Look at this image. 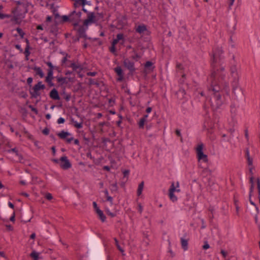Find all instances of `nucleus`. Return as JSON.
Segmentation results:
<instances>
[{"label": "nucleus", "instance_id": "obj_43", "mask_svg": "<svg viewBox=\"0 0 260 260\" xmlns=\"http://www.w3.org/2000/svg\"><path fill=\"white\" fill-rule=\"evenodd\" d=\"M64 122V119L62 117H59L58 119H57V123L58 124H61V123H63Z\"/></svg>", "mask_w": 260, "mask_h": 260}, {"label": "nucleus", "instance_id": "obj_26", "mask_svg": "<svg viewBox=\"0 0 260 260\" xmlns=\"http://www.w3.org/2000/svg\"><path fill=\"white\" fill-rule=\"evenodd\" d=\"M71 67L72 68V69L74 70H75L76 71H78V70H81L82 69L81 66L80 64H76L75 63H72Z\"/></svg>", "mask_w": 260, "mask_h": 260}, {"label": "nucleus", "instance_id": "obj_44", "mask_svg": "<svg viewBox=\"0 0 260 260\" xmlns=\"http://www.w3.org/2000/svg\"><path fill=\"white\" fill-rule=\"evenodd\" d=\"M107 200L108 202H110V204L112 205H113V198L111 196H108L107 197Z\"/></svg>", "mask_w": 260, "mask_h": 260}, {"label": "nucleus", "instance_id": "obj_40", "mask_svg": "<svg viewBox=\"0 0 260 260\" xmlns=\"http://www.w3.org/2000/svg\"><path fill=\"white\" fill-rule=\"evenodd\" d=\"M42 132L44 135H48L49 133V129L48 128L46 127L43 129Z\"/></svg>", "mask_w": 260, "mask_h": 260}, {"label": "nucleus", "instance_id": "obj_3", "mask_svg": "<svg viewBox=\"0 0 260 260\" xmlns=\"http://www.w3.org/2000/svg\"><path fill=\"white\" fill-rule=\"evenodd\" d=\"M81 16V12L80 11L78 12L74 11L71 14L69 17L66 15H64L62 17V19L63 21H67L70 20L71 21L73 22V24L75 26H76L77 25L79 21L80 20Z\"/></svg>", "mask_w": 260, "mask_h": 260}, {"label": "nucleus", "instance_id": "obj_64", "mask_svg": "<svg viewBox=\"0 0 260 260\" xmlns=\"http://www.w3.org/2000/svg\"><path fill=\"white\" fill-rule=\"evenodd\" d=\"M176 133L178 136H181V132L179 129L176 131Z\"/></svg>", "mask_w": 260, "mask_h": 260}, {"label": "nucleus", "instance_id": "obj_54", "mask_svg": "<svg viewBox=\"0 0 260 260\" xmlns=\"http://www.w3.org/2000/svg\"><path fill=\"white\" fill-rule=\"evenodd\" d=\"M245 136L246 139L247 140H248V139H249V135H248V130L247 129H246L245 131Z\"/></svg>", "mask_w": 260, "mask_h": 260}, {"label": "nucleus", "instance_id": "obj_35", "mask_svg": "<svg viewBox=\"0 0 260 260\" xmlns=\"http://www.w3.org/2000/svg\"><path fill=\"white\" fill-rule=\"evenodd\" d=\"M46 64L49 67V69L48 70H52V71H53L55 67L52 64V63L48 61L46 62Z\"/></svg>", "mask_w": 260, "mask_h": 260}, {"label": "nucleus", "instance_id": "obj_34", "mask_svg": "<svg viewBox=\"0 0 260 260\" xmlns=\"http://www.w3.org/2000/svg\"><path fill=\"white\" fill-rule=\"evenodd\" d=\"M29 49L30 47L26 46L24 51V54L26 58H27L30 55Z\"/></svg>", "mask_w": 260, "mask_h": 260}, {"label": "nucleus", "instance_id": "obj_22", "mask_svg": "<svg viewBox=\"0 0 260 260\" xmlns=\"http://www.w3.org/2000/svg\"><path fill=\"white\" fill-rule=\"evenodd\" d=\"M58 83H59L60 84H63L67 83V80L66 77H56Z\"/></svg>", "mask_w": 260, "mask_h": 260}, {"label": "nucleus", "instance_id": "obj_17", "mask_svg": "<svg viewBox=\"0 0 260 260\" xmlns=\"http://www.w3.org/2000/svg\"><path fill=\"white\" fill-rule=\"evenodd\" d=\"M222 53V51L221 50H219L218 51H214L213 54V59L214 61H217L218 58L220 57V54Z\"/></svg>", "mask_w": 260, "mask_h": 260}, {"label": "nucleus", "instance_id": "obj_37", "mask_svg": "<svg viewBox=\"0 0 260 260\" xmlns=\"http://www.w3.org/2000/svg\"><path fill=\"white\" fill-rule=\"evenodd\" d=\"M210 248V245L208 244V242L206 241L204 242V244L203 246V248L205 250L208 249Z\"/></svg>", "mask_w": 260, "mask_h": 260}, {"label": "nucleus", "instance_id": "obj_55", "mask_svg": "<svg viewBox=\"0 0 260 260\" xmlns=\"http://www.w3.org/2000/svg\"><path fill=\"white\" fill-rule=\"evenodd\" d=\"M138 209L140 213H142L143 211V207L141 204L138 205Z\"/></svg>", "mask_w": 260, "mask_h": 260}, {"label": "nucleus", "instance_id": "obj_49", "mask_svg": "<svg viewBox=\"0 0 260 260\" xmlns=\"http://www.w3.org/2000/svg\"><path fill=\"white\" fill-rule=\"evenodd\" d=\"M118 42H119V41L118 40V39L117 38L113 40L112 45H113V46H115Z\"/></svg>", "mask_w": 260, "mask_h": 260}, {"label": "nucleus", "instance_id": "obj_11", "mask_svg": "<svg viewBox=\"0 0 260 260\" xmlns=\"http://www.w3.org/2000/svg\"><path fill=\"white\" fill-rule=\"evenodd\" d=\"M53 79V71H52V70H48L47 75L46 77V82L48 83V84L50 86H52L54 85L52 80Z\"/></svg>", "mask_w": 260, "mask_h": 260}, {"label": "nucleus", "instance_id": "obj_47", "mask_svg": "<svg viewBox=\"0 0 260 260\" xmlns=\"http://www.w3.org/2000/svg\"><path fill=\"white\" fill-rule=\"evenodd\" d=\"M8 152H9V153L15 152V153H16V155H18L17 150H16V148H13V149L9 150Z\"/></svg>", "mask_w": 260, "mask_h": 260}, {"label": "nucleus", "instance_id": "obj_36", "mask_svg": "<svg viewBox=\"0 0 260 260\" xmlns=\"http://www.w3.org/2000/svg\"><path fill=\"white\" fill-rule=\"evenodd\" d=\"M152 65H153V63L152 62H151L150 61H148L146 62V63L145 64V68L148 69L150 67H152Z\"/></svg>", "mask_w": 260, "mask_h": 260}, {"label": "nucleus", "instance_id": "obj_18", "mask_svg": "<svg viewBox=\"0 0 260 260\" xmlns=\"http://www.w3.org/2000/svg\"><path fill=\"white\" fill-rule=\"evenodd\" d=\"M34 70L35 71L36 74L38 75L40 78H42L44 76V74L42 70L40 67H35Z\"/></svg>", "mask_w": 260, "mask_h": 260}, {"label": "nucleus", "instance_id": "obj_8", "mask_svg": "<svg viewBox=\"0 0 260 260\" xmlns=\"http://www.w3.org/2000/svg\"><path fill=\"white\" fill-rule=\"evenodd\" d=\"M180 191V185L177 181L176 183L172 182L169 189V193H175V192H179Z\"/></svg>", "mask_w": 260, "mask_h": 260}, {"label": "nucleus", "instance_id": "obj_59", "mask_svg": "<svg viewBox=\"0 0 260 260\" xmlns=\"http://www.w3.org/2000/svg\"><path fill=\"white\" fill-rule=\"evenodd\" d=\"M221 253L222 254V255H223V256L224 257H226V254H227V253H226V251H224V250H222L221 251Z\"/></svg>", "mask_w": 260, "mask_h": 260}, {"label": "nucleus", "instance_id": "obj_63", "mask_svg": "<svg viewBox=\"0 0 260 260\" xmlns=\"http://www.w3.org/2000/svg\"><path fill=\"white\" fill-rule=\"evenodd\" d=\"M151 111H152V109H151V108H150V107H148V108H147V109H146V112H147V113H150V112H151Z\"/></svg>", "mask_w": 260, "mask_h": 260}, {"label": "nucleus", "instance_id": "obj_51", "mask_svg": "<svg viewBox=\"0 0 260 260\" xmlns=\"http://www.w3.org/2000/svg\"><path fill=\"white\" fill-rule=\"evenodd\" d=\"M87 75L88 76H94L95 75H96V72H88L87 73Z\"/></svg>", "mask_w": 260, "mask_h": 260}, {"label": "nucleus", "instance_id": "obj_30", "mask_svg": "<svg viewBox=\"0 0 260 260\" xmlns=\"http://www.w3.org/2000/svg\"><path fill=\"white\" fill-rule=\"evenodd\" d=\"M16 30H17V32L19 34V35H20V36L21 37V38H23L24 36L25 33L22 30V29H21L20 28L18 27L16 28Z\"/></svg>", "mask_w": 260, "mask_h": 260}, {"label": "nucleus", "instance_id": "obj_23", "mask_svg": "<svg viewBox=\"0 0 260 260\" xmlns=\"http://www.w3.org/2000/svg\"><path fill=\"white\" fill-rule=\"evenodd\" d=\"M181 245H182V247L184 251H186L187 250L188 242L186 240L182 239H181Z\"/></svg>", "mask_w": 260, "mask_h": 260}, {"label": "nucleus", "instance_id": "obj_48", "mask_svg": "<svg viewBox=\"0 0 260 260\" xmlns=\"http://www.w3.org/2000/svg\"><path fill=\"white\" fill-rule=\"evenodd\" d=\"M32 78L31 77H28L27 79V82L28 84L30 85L32 82Z\"/></svg>", "mask_w": 260, "mask_h": 260}, {"label": "nucleus", "instance_id": "obj_21", "mask_svg": "<svg viewBox=\"0 0 260 260\" xmlns=\"http://www.w3.org/2000/svg\"><path fill=\"white\" fill-rule=\"evenodd\" d=\"M98 216H99L100 219L103 221L104 222L106 220V216L104 214L103 211L101 210H98V212H96Z\"/></svg>", "mask_w": 260, "mask_h": 260}, {"label": "nucleus", "instance_id": "obj_2", "mask_svg": "<svg viewBox=\"0 0 260 260\" xmlns=\"http://www.w3.org/2000/svg\"><path fill=\"white\" fill-rule=\"evenodd\" d=\"M204 146L203 143L199 144L196 147L197 157L199 162H208V156L204 153Z\"/></svg>", "mask_w": 260, "mask_h": 260}, {"label": "nucleus", "instance_id": "obj_29", "mask_svg": "<svg viewBox=\"0 0 260 260\" xmlns=\"http://www.w3.org/2000/svg\"><path fill=\"white\" fill-rule=\"evenodd\" d=\"M146 121L142 118H141L139 123H138V125H139V126L140 128H144V124H145V123Z\"/></svg>", "mask_w": 260, "mask_h": 260}, {"label": "nucleus", "instance_id": "obj_52", "mask_svg": "<svg viewBox=\"0 0 260 260\" xmlns=\"http://www.w3.org/2000/svg\"><path fill=\"white\" fill-rule=\"evenodd\" d=\"M246 158L250 157V152H249V150L248 149H246Z\"/></svg>", "mask_w": 260, "mask_h": 260}, {"label": "nucleus", "instance_id": "obj_12", "mask_svg": "<svg viewBox=\"0 0 260 260\" xmlns=\"http://www.w3.org/2000/svg\"><path fill=\"white\" fill-rule=\"evenodd\" d=\"M124 65L131 71H134L135 70L134 63L133 61H130L128 59H126L124 60Z\"/></svg>", "mask_w": 260, "mask_h": 260}, {"label": "nucleus", "instance_id": "obj_62", "mask_svg": "<svg viewBox=\"0 0 260 260\" xmlns=\"http://www.w3.org/2000/svg\"><path fill=\"white\" fill-rule=\"evenodd\" d=\"M8 205L12 209H13L14 208V205L10 202L8 203Z\"/></svg>", "mask_w": 260, "mask_h": 260}, {"label": "nucleus", "instance_id": "obj_27", "mask_svg": "<svg viewBox=\"0 0 260 260\" xmlns=\"http://www.w3.org/2000/svg\"><path fill=\"white\" fill-rule=\"evenodd\" d=\"M72 122L74 123V125L76 128H81L83 127L82 122H78L73 119L72 120Z\"/></svg>", "mask_w": 260, "mask_h": 260}, {"label": "nucleus", "instance_id": "obj_4", "mask_svg": "<svg viewBox=\"0 0 260 260\" xmlns=\"http://www.w3.org/2000/svg\"><path fill=\"white\" fill-rule=\"evenodd\" d=\"M28 11L27 9H25V11L22 13H19L18 12V10L17 9L15 10L14 13V21L16 23H20L22 19L25 17V14Z\"/></svg>", "mask_w": 260, "mask_h": 260}, {"label": "nucleus", "instance_id": "obj_38", "mask_svg": "<svg viewBox=\"0 0 260 260\" xmlns=\"http://www.w3.org/2000/svg\"><path fill=\"white\" fill-rule=\"evenodd\" d=\"M93 207H94V209L95 211L96 212H98V210H101L98 206V205L95 202H93Z\"/></svg>", "mask_w": 260, "mask_h": 260}, {"label": "nucleus", "instance_id": "obj_5", "mask_svg": "<svg viewBox=\"0 0 260 260\" xmlns=\"http://www.w3.org/2000/svg\"><path fill=\"white\" fill-rule=\"evenodd\" d=\"M59 165L61 168L67 170L71 167L72 165L66 156L60 157L59 159Z\"/></svg>", "mask_w": 260, "mask_h": 260}, {"label": "nucleus", "instance_id": "obj_7", "mask_svg": "<svg viewBox=\"0 0 260 260\" xmlns=\"http://www.w3.org/2000/svg\"><path fill=\"white\" fill-rule=\"evenodd\" d=\"M45 88V85L42 84V82H39L32 88V94L33 96H37L39 95L38 91Z\"/></svg>", "mask_w": 260, "mask_h": 260}, {"label": "nucleus", "instance_id": "obj_24", "mask_svg": "<svg viewBox=\"0 0 260 260\" xmlns=\"http://www.w3.org/2000/svg\"><path fill=\"white\" fill-rule=\"evenodd\" d=\"M40 254V253L39 252H38L36 251H33L31 253L30 256L34 260H38Z\"/></svg>", "mask_w": 260, "mask_h": 260}, {"label": "nucleus", "instance_id": "obj_60", "mask_svg": "<svg viewBox=\"0 0 260 260\" xmlns=\"http://www.w3.org/2000/svg\"><path fill=\"white\" fill-rule=\"evenodd\" d=\"M258 214V213H257L256 212V214L254 215V219H255V221L256 223H257V222H258V215H257Z\"/></svg>", "mask_w": 260, "mask_h": 260}, {"label": "nucleus", "instance_id": "obj_25", "mask_svg": "<svg viewBox=\"0 0 260 260\" xmlns=\"http://www.w3.org/2000/svg\"><path fill=\"white\" fill-rule=\"evenodd\" d=\"M169 197L170 200L173 202H176L178 200V198L174 193H169Z\"/></svg>", "mask_w": 260, "mask_h": 260}, {"label": "nucleus", "instance_id": "obj_28", "mask_svg": "<svg viewBox=\"0 0 260 260\" xmlns=\"http://www.w3.org/2000/svg\"><path fill=\"white\" fill-rule=\"evenodd\" d=\"M115 72L117 73V75H123V71L121 67H118L115 68L114 69Z\"/></svg>", "mask_w": 260, "mask_h": 260}, {"label": "nucleus", "instance_id": "obj_10", "mask_svg": "<svg viewBox=\"0 0 260 260\" xmlns=\"http://www.w3.org/2000/svg\"><path fill=\"white\" fill-rule=\"evenodd\" d=\"M77 26L78 25L75 27L77 29L78 32L80 37L86 38V36L85 34V31L88 28V27L87 28L85 27V23H84V24L82 26L79 27V28H77Z\"/></svg>", "mask_w": 260, "mask_h": 260}, {"label": "nucleus", "instance_id": "obj_14", "mask_svg": "<svg viewBox=\"0 0 260 260\" xmlns=\"http://www.w3.org/2000/svg\"><path fill=\"white\" fill-rule=\"evenodd\" d=\"M94 15L93 13H90L88 15V18L84 21L85 27L87 28L88 25L91 24L94 22Z\"/></svg>", "mask_w": 260, "mask_h": 260}, {"label": "nucleus", "instance_id": "obj_9", "mask_svg": "<svg viewBox=\"0 0 260 260\" xmlns=\"http://www.w3.org/2000/svg\"><path fill=\"white\" fill-rule=\"evenodd\" d=\"M58 136L62 139H65L68 142H71L73 139V137L70 133L64 131L59 133Z\"/></svg>", "mask_w": 260, "mask_h": 260}, {"label": "nucleus", "instance_id": "obj_56", "mask_svg": "<svg viewBox=\"0 0 260 260\" xmlns=\"http://www.w3.org/2000/svg\"><path fill=\"white\" fill-rule=\"evenodd\" d=\"M123 79V74L121 75H118V78H117V80L119 81H121Z\"/></svg>", "mask_w": 260, "mask_h": 260}, {"label": "nucleus", "instance_id": "obj_19", "mask_svg": "<svg viewBox=\"0 0 260 260\" xmlns=\"http://www.w3.org/2000/svg\"><path fill=\"white\" fill-rule=\"evenodd\" d=\"M75 1L74 6L75 7H79L81 5L84 6L86 3V0H74Z\"/></svg>", "mask_w": 260, "mask_h": 260}, {"label": "nucleus", "instance_id": "obj_46", "mask_svg": "<svg viewBox=\"0 0 260 260\" xmlns=\"http://www.w3.org/2000/svg\"><path fill=\"white\" fill-rule=\"evenodd\" d=\"M16 48H17L18 50H19L21 52H23V49L21 48V46L19 44H16L15 45Z\"/></svg>", "mask_w": 260, "mask_h": 260}, {"label": "nucleus", "instance_id": "obj_41", "mask_svg": "<svg viewBox=\"0 0 260 260\" xmlns=\"http://www.w3.org/2000/svg\"><path fill=\"white\" fill-rule=\"evenodd\" d=\"M248 164L249 166H252L253 164V159L251 157L247 158Z\"/></svg>", "mask_w": 260, "mask_h": 260}, {"label": "nucleus", "instance_id": "obj_31", "mask_svg": "<svg viewBox=\"0 0 260 260\" xmlns=\"http://www.w3.org/2000/svg\"><path fill=\"white\" fill-rule=\"evenodd\" d=\"M115 243H116V245L118 249L121 252L122 255H124L125 254L124 251L123 249L120 247V246L118 244V242L116 239H115Z\"/></svg>", "mask_w": 260, "mask_h": 260}, {"label": "nucleus", "instance_id": "obj_61", "mask_svg": "<svg viewBox=\"0 0 260 260\" xmlns=\"http://www.w3.org/2000/svg\"><path fill=\"white\" fill-rule=\"evenodd\" d=\"M103 169L107 171H109L110 170V168L109 166H105L104 167H103Z\"/></svg>", "mask_w": 260, "mask_h": 260}, {"label": "nucleus", "instance_id": "obj_20", "mask_svg": "<svg viewBox=\"0 0 260 260\" xmlns=\"http://www.w3.org/2000/svg\"><path fill=\"white\" fill-rule=\"evenodd\" d=\"M144 182H142L139 184L138 189H137V195L138 196H140L142 194L143 188H144Z\"/></svg>", "mask_w": 260, "mask_h": 260}, {"label": "nucleus", "instance_id": "obj_16", "mask_svg": "<svg viewBox=\"0 0 260 260\" xmlns=\"http://www.w3.org/2000/svg\"><path fill=\"white\" fill-rule=\"evenodd\" d=\"M136 31L139 34H142L147 30L146 26L145 25H140L137 26Z\"/></svg>", "mask_w": 260, "mask_h": 260}, {"label": "nucleus", "instance_id": "obj_50", "mask_svg": "<svg viewBox=\"0 0 260 260\" xmlns=\"http://www.w3.org/2000/svg\"><path fill=\"white\" fill-rule=\"evenodd\" d=\"M106 211L107 213L110 215L111 217H114L115 216V214L113 213H112L109 209H107L106 210Z\"/></svg>", "mask_w": 260, "mask_h": 260}, {"label": "nucleus", "instance_id": "obj_39", "mask_svg": "<svg viewBox=\"0 0 260 260\" xmlns=\"http://www.w3.org/2000/svg\"><path fill=\"white\" fill-rule=\"evenodd\" d=\"M63 55H65L64 57L62 59V63H64L67 61L68 57V55L66 53H62Z\"/></svg>", "mask_w": 260, "mask_h": 260}, {"label": "nucleus", "instance_id": "obj_13", "mask_svg": "<svg viewBox=\"0 0 260 260\" xmlns=\"http://www.w3.org/2000/svg\"><path fill=\"white\" fill-rule=\"evenodd\" d=\"M127 24V20L125 17H122L119 19L117 24V28L118 29H122Z\"/></svg>", "mask_w": 260, "mask_h": 260}, {"label": "nucleus", "instance_id": "obj_45", "mask_svg": "<svg viewBox=\"0 0 260 260\" xmlns=\"http://www.w3.org/2000/svg\"><path fill=\"white\" fill-rule=\"evenodd\" d=\"M9 15H5L0 13V19H4L5 18H9Z\"/></svg>", "mask_w": 260, "mask_h": 260}, {"label": "nucleus", "instance_id": "obj_1", "mask_svg": "<svg viewBox=\"0 0 260 260\" xmlns=\"http://www.w3.org/2000/svg\"><path fill=\"white\" fill-rule=\"evenodd\" d=\"M224 69L221 68L220 70H217V72L214 71L211 75V88L209 89V92L212 96L210 98V102L212 107L214 108H218L222 104V101L221 96L219 93V87H216V80H219V78H222L223 75Z\"/></svg>", "mask_w": 260, "mask_h": 260}, {"label": "nucleus", "instance_id": "obj_33", "mask_svg": "<svg viewBox=\"0 0 260 260\" xmlns=\"http://www.w3.org/2000/svg\"><path fill=\"white\" fill-rule=\"evenodd\" d=\"M116 38L118 39V40L119 41L121 40V41H122V43H124V39L123 35L122 34H118L117 35Z\"/></svg>", "mask_w": 260, "mask_h": 260}, {"label": "nucleus", "instance_id": "obj_42", "mask_svg": "<svg viewBox=\"0 0 260 260\" xmlns=\"http://www.w3.org/2000/svg\"><path fill=\"white\" fill-rule=\"evenodd\" d=\"M45 197L48 200H51L53 198L52 194L50 193H47L46 194Z\"/></svg>", "mask_w": 260, "mask_h": 260}, {"label": "nucleus", "instance_id": "obj_6", "mask_svg": "<svg viewBox=\"0 0 260 260\" xmlns=\"http://www.w3.org/2000/svg\"><path fill=\"white\" fill-rule=\"evenodd\" d=\"M250 181L251 184L250 188V192H249V201L250 204L253 206V207L255 208L256 210V212L257 213H259V209L258 208V206L255 204V203L251 200V196H252V192L253 191V189L254 188V185H253V177H251L250 179Z\"/></svg>", "mask_w": 260, "mask_h": 260}, {"label": "nucleus", "instance_id": "obj_57", "mask_svg": "<svg viewBox=\"0 0 260 260\" xmlns=\"http://www.w3.org/2000/svg\"><path fill=\"white\" fill-rule=\"evenodd\" d=\"M110 51L111 52L114 53L115 52V46H113V45H112V46L110 48Z\"/></svg>", "mask_w": 260, "mask_h": 260}, {"label": "nucleus", "instance_id": "obj_58", "mask_svg": "<svg viewBox=\"0 0 260 260\" xmlns=\"http://www.w3.org/2000/svg\"><path fill=\"white\" fill-rule=\"evenodd\" d=\"M10 220L11 221H13V222L14 221V220H15V213H14V212L13 213V214L11 216V217L10 218Z\"/></svg>", "mask_w": 260, "mask_h": 260}, {"label": "nucleus", "instance_id": "obj_15", "mask_svg": "<svg viewBox=\"0 0 260 260\" xmlns=\"http://www.w3.org/2000/svg\"><path fill=\"white\" fill-rule=\"evenodd\" d=\"M50 96L51 99L55 100H58L60 99L58 91L55 88L53 89L51 91V92L50 93Z\"/></svg>", "mask_w": 260, "mask_h": 260}, {"label": "nucleus", "instance_id": "obj_53", "mask_svg": "<svg viewBox=\"0 0 260 260\" xmlns=\"http://www.w3.org/2000/svg\"><path fill=\"white\" fill-rule=\"evenodd\" d=\"M29 108H30L31 111L35 112L36 114L38 113L37 110L36 108H35L33 106H29Z\"/></svg>", "mask_w": 260, "mask_h": 260}, {"label": "nucleus", "instance_id": "obj_32", "mask_svg": "<svg viewBox=\"0 0 260 260\" xmlns=\"http://www.w3.org/2000/svg\"><path fill=\"white\" fill-rule=\"evenodd\" d=\"M231 72L232 74V76L234 77V78H235V79L238 78V73H237V70L235 68L232 69L231 70Z\"/></svg>", "mask_w": 260, "mask_h": 260}]
</instances>
